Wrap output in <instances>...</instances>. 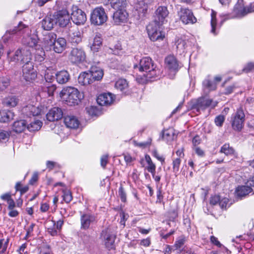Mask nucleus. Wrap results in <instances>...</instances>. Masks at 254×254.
<instances>
[{
	"label": "nucleus",
	"mask_w": 254,
	"mask_h": 254,
	"mask_svg": "<svg viewBox=\"0 0 254 254\" xmlns=\"http://www.w3.org/2000/svg\"><path fill=\"white\" fill-rule=\"evenodd\" d=\"M188 41L182 38H178L176 41V45L178 52L180 55L184 54L188 47Z\"/></svg>",
	"instance_id": "nucleus-29"
},
{
	"label": "nucleus",
	"mask_w": 254,
	"mask_h": 254,
	"mask_svg": "<svg viewBox=\"0 0 254 254\" xmlns=\"http://www.w3.org/2000/svg\"><path fill=\"white\" fill-rule=\"evenodd\" d=\"M28 29L27 25L23 23L22 22H20L17 27H15L13 29L12 32L16 33L18 31L25 32Z\"/></svg>",
	"instance_id": "nucleus-49"
},
{
	"label": "nucleus",
	"mask_w": 254,
	"mask_h": 254,
	"mask_svg": "<svg viewBox=\"0 0 254 254\" xmlns=\"http://www.w3.org/2000/svg\"><path fill=\"white\" fill-rule=\"evenodd\" d=\"M27 128V123L25 120L16 121L12 124V129L16 133H21Z\"/></svg>",
	"instance_id": "nucleus-24"
},
{
	"label": "nucleus",
	"mask_w": 254,
	"mask_h": 254,
	"mask_svg": "<svg viewBox=\"0 0 254 254\" xmlns=\"http://www.w3.org/2000/svg\"><path fill=\"white\" fill-rule=\"evenodd\" d=\"M68 36L69 41L72 44H77L82 40L81 34L78 28L75 26L71 27Z\"/></svg>",
	"instance_id": "nucleus-18"
},
{
	"label": "nucleus",
	"mask_w": 254,
	"mask_h": 254,
	"mask_svg": "<svg viewBox=\"0 0 254 254\" xmlns=\"http://www.w3.org/2000/svg\"><path fill=\"white\" fill-rule=\"evenodd\" d=\"M64 123L66 127L70 128H76L79 125V121L73 116L65 117L64 118Z\"/></svg>",
	"instance_id": "nucleus-23"
},
{
	"label": "nucleus",
	"mask_w": 254,
	"mask_h": 254,
	"mask_svg": "<svg viewBox=\"0 0 254 254\" xmlns=\"http://www.w3.org/2000/svg\"><path fill=\"white\" fill-rule=\"evenodd\" d=\"M41 109L39 107H36L35 105L28 104L23 107L22 109L23 114L29 118L32 117L37 116L41 114Z\"/></svg>",
	"instance_id": "nucleus-17"
},
{
	"label": "nucleus",
	"mask_w": 254,
	"mask_h": 254,
	"mask_svg": "<svg viewBox=\"0 0 254 254\" xmlns=\"http://www.w3.org/2000/svg\"><path fill=\"white\" fill-rule=\"evenodd\" d=\"M220 152L224 153L226 155H229L234 153V150L230 147L228 144H225L221 148Z\"/></svg>",
	"instance_id": "nucleus-46"
},
{
	"label": "nucleus",
	"mask_w": 254,
	"mask_h": 254,
	"mask_svg": "<svg viewBox=\"0 0 254 254\" xmlns=\"http://www.w3.org/2000/svg\"><path fill=\"white\" fill-rule=\"evenodd\" d=\"M55 76L57 81L60 84L65 83L69 79V74L65 70H62L57 72Z\"/></svg>",
	"instance_id": "nucleus-25"
},
{
	"label": "nucleus",
	"mask_w": 254,
	"mask_h": 254,
	"mask_svg": "<svg viewBox=\"0 0 254 254\" xmlns=\"http://www.w3.org/2000/svg\"><path fill=\"white\" fill-rule=\"evenodd\" d=\"M229 200L226 197L220 199L219 205L221 208H226L228 204Z\"/></svg>",
	"instance_id": "nucleus-60"
},
{
	"label": "nucleus",
	"mask_w": 254,
	"mask_h": 254,
	"mask_svg": "<svg viewBox=\"0 0 254 254\" xmlns=\"http://www.w3.org/2000/svg\"><path fill=\"white\" fill-rule=\"evenodd\" d=\"M111 7L115 10H126L127 5L126 0H111L110 1Z\"/></svg>",
	"instance_id": "nucleus-33"
},
{
	"label": "nucleus",
	"mask_w": 254,
	"mask_h": 254,
	"mask_svg": "<svg viewBox=\"0 0 254 254\" xmlns=\"http://www.w3.org/2000/svg\"><path fill=\"white\" fill-rule=\"evenodd\" d=\"M81 99L79 96H67L65 100V103L68 106L78 105L81 102Z\"/></svg>",
	"instance_id": "nucleus-41"
},
{
	"label": "nucleus",
	"mask_w": 254,
	"mask_h": 254,
	"mask_svg": "<svg viewBox=\"0 0 254 254\" xmlns=\"http://www.w3.org/2000/svg\"><path fill=\"white\" fill-rule=\"evenodd\" d=\"M10 134L11 132L9 131L0 129V142H6L9 138Z\"/></svg>",
	"instance_id": "nucleus-43"
},
{
	"label": "nucleus",
	"mask_w": 254,
	"mask_h": 254,
	"mask_svg": "<svg viewBox=\"0 0 254 254\" xmlns=\"http://www.w3.org/2000/svg\"><path fill=\"white\" fill-rule=\"evenodd\" d=\"M70 8L68 6L65 8L58 11L54 15L56 23H58L61 27L66 26L70 21V16L69 15Z\"/></svg>",
	"instance_id": "nucleus-8"
},
{
	"label": "nucleus",
	"mask_w": 254,
	"mask_h": 254,
	"mask_svg": "<svg viewBox=\"0 0 254 254\" xmlns=\"http://www.w3.org/2000/svg\"><path fill=\"white\" fill-rule=\"evenodd\" d=\"M243 71L246 73L254 71V63H249L247 64L243 69Z\"/></svg>",
	"instance_id": "nucleus-56"
},
{
	"label": "nucleus",
	"mask_w": 254,
	"mask_h": 254,
	"mask_svg": "<svg viewBox=\"0 0 254 254\" xmlns=\"http://www.w3.org/2000/svg\"><path fill=\"white\" fill-rule=\"evenodd\" d=\"M107 19V16L102 7L96 8L91 13V21L92 23L95 25H101L105 22Z\"/></svg>",
	"instance_id": "nucleus-11"
},
{
	"label": "nucleus",
	"mask_w": 254,
	"mask_h": 254,
	"mask_svg": "<svg viewBox=\"0 0 254 254\" xmlns=\"http://www.w3.org/2000/svg\"><path fill=\"white\" fill-rule=\"evenodd\" d=\"M225 121V117L223 115H219L215 119V123L217 126L222 127Z\"/></svg>",
	"instance_id": "nucleus-55"
},
{
	"label": "nucleus",
	"mask_w": 254,
	"mask_h": 254,
	"mask_svg": "<svg viewBox=\"0 0 254 254\" xmlns=\"http://www.w3.org/2000/svg\"><path fill=\"white\" fill-rule=\"evenodd\" d=\"M63 197L64 200L66 203L70 202L72 199V196L71 192L68 190H63Z\"/></svg>",
	"instance_id": "nucleus-48"
},
{
	"label": "nucleus",
	"mask_w": 254,
	"mask_h": 254,
	"mask_svg": "<svg viewBox=\"0 0 254 254\" xmlns=\"http://www.w3.org/2000/svg\"><path fill=\"white\" fill-rule=\"evenodd\" d=\"M56 89L57 87L55 85H52L47 86L46 90L48 94V95H54L56 91Z\"/></svg>",
	"instance_id": "nucleus-57"
},
{
	"label": "nucleus",
	"mask_w": 254,
	"mask_h": 254,
	"mask_svg": "<svg viewBox=\"0 0 254 254\" xmlns=\"http://www.w3.org/2000/svg\"><path fill=\"white\" fill-rule=\"evenodd\" d=\"M86 57V53L83 49L74 48L70 52L68 58L71 63L79 64L85 61Z\"/></svg>",
	"instance_id": "nucleus-10"
},
{
	"label": "nucleus",
	"mask_w": 254,
	"mask_h": 254,
	"mask_svg": "<svg viewBox=\"0 0 254 254\" xmlns=\"http://www.w3.org/2000/svg\"><path fill=\"white\" fill-rule=\"evenodd\" d=\"M108 162V155H104L101 157L100 164L102 167L104 169L105 168Z\"/></svg>",
	"instance_id": "nucleus-59"
},
{
	"label": "nucleus",
	"mask_w": 254,
	"mask_h": 254,
	"mask_svg": "<svg viewBox=\"0 0 254 254\" xmlns=\"http://www.w3.org/2000/svg\"><path fill=\"white\" fill-rule=\"evenodd\" d=\"M161 24L151 22L146 26L150 39L152 41H161L165 38L164 32L161 30Z\"/></svg>",
	"instance_id": "nucleus-3"
},
{
	"label": "nucleus",
	"mask_w": 254,
	"mask_h": 254,
	"mask_svg": "<svg viewBox=\"0 0 254 254\" xmlns=\"http://www.w3.org/2000/svg\"><path fill=\"white\" fill-rule=\"evenodd\" d=\"M115 96H97L96 99L97 103L100 106H108L115 101Z\"/></svg>",
	"instance_id": "nucleus-28"
},
{
	"label": "nucleus",
	"mask_w": 254,
	"mask_h": 254,
	"mask_svg": "<svg viewBox=\"0 0 254 254\" xmlns=\"http://www.w3.org/2000/svg\"><path fill=\"white\" fill-rule=\"evenodd\" d=\"M78 82L83 85L90 84L93 83L91 78V75L89 72H84L81 73L78 76Z\"/></svg>",
	"instance_id": "nucleus-31"
},
{
	"label": "nucleus",
	"mask_w": 254,
	"mask_h": 254,
	"mask_svg": "<svg viewBox=\"0 0 254 254\" xmlns=\"http://www.w3.org/2000/svg\"><path fill=\"white\" fill-rule=\"evenodd\" d=\"M180 19L185 24H193L196 22V18L191 10L188 8H182L180 12Z\"/></svg>",
	"instance_id": "nucleus-14"
},
{
	"label": "nucleus",
	"mask_w": 254,
	"mask_h": 254,
	"mask_svg": "<svg viewBox=\"0 0 254 254\" xmlns=\"http://www.w3.org/2000/svg\"><path fill=\"white\" fill-rule=\"evenodd\" d=\"M185 242V238H180L176 241L174 247L175 248L176 250L180 249L184 246Z\"/></svg>",
	"instance_id": "nucleus-53"
},
{
	"label": "nucleus",
	"mask_w": 254,
	"mask_h": 254,
	"mask_svg": "<svg viewBox=\"0 0 254 254\" xmlns=\"http://www.w3.org/2000/svg\"><path fill=\"white\" fill-rule=\"evenodd\" d=\"M16 96H6L3 100V104L7 107H14L19 102Z\"/></svg>",
	"instance_id": "nucleus-30"
},
{
	"label": "nucleus",
	"mask_w": 254,
	"mask_h": 254,
	"mask_svg": "<svg viewBox=\"0 0 254 254\" xmlns=\"http://www.w3.org/2000/svg\"><path fill=\"white\" fill-rule=\"evenodd\" d=\"M57 163L54 161H47L46 162V166L48 169L51 170L56 166Z\"/></svg>",
	"instance_id": "nucleus-62"
},
{
	"label": "nucleus",
	"mask_w": 254,
	"mask_h": 254,
	"mask_svg": "<svg viewBox=\"0 0 254 254\" xmlns=\"http://www.w3.org/2000/svg\"><path fill=\"white\" fill-rule=\"evenodd\" d=\"M168 11L165 6H159L156 10L154 19L153 22L163 25L166 22V17L168 15Z\"/></svg>",
	"instance_id": "nucleus-16"
},
{
	"label": "nucleus",
	"mask_w": 254,
	"mask_h": 254,
	"mask_svg": "<svg viewBox=\"0 0 254 254\" xmlns=\"http://www.w3.org/2000/svg\"><path fill=\"white\" fill-rule=\"evenodd\" d=\"M166 67L171 71L176 72L179 67L178 60L173 55L168 56L165 60Z\"/></svg>",
	"instance_id": "nucleus-19"
},
{
	"label": "nucleus",
	"mask_w": 254,
	"mask_h": 254,
	"mask_svg": "<svg viewBox=\"0 0 254 254\" xmlns=\"http://www.w3.org/2000/svg\"><path fill=\"white\" fill-rule=\"evenodd\" d=\"M43 123L39 120H34L29 124H27V129L30 131H35L39 130Z\"/></svg>",
	"instance_id": "nucleus-37"
},
{
	"label": "nucleus",
	"mask_w": 254,
	"mask_h": 254,
	"mask_svg": "<svg viewBox=\"0 0 254 254\" xmlns=\"http://www.w3.org/2000/svg\"><path fill=\"white\" fill-rule=\"evenodd\" d=\"M119 196L122 202H125L126 201L127 195L122 186H121L119 189Z\"/></svg>",
	"instance_id": "nucleus-52"
},
{
	"label": "nucleus",
	"mask_w": 254,
	"mask_h": 254,
	"mask_svg": "<svg viewBox=\"0 0 254 254\" xmlns=\"http://www.w3.org/2000/svg\"><path fill=\"white\" fill-rule=\"evenodd\" d=\"M102 45V39L99 35H96L93 39V43L90 46V49L93 52L95 53L99 51Z\"/></svg>",
	"instance_id": "nucleus-34"
},
{
	"label": "nucleus",
	"mask_w": 254,
	"mask_h": 254,
	"mask_svg": "<svg viewBox=\"0 0 254 254\" xmlns=\"http://www.w3.org/2000/svg\"><path fill=\"white\" fill-rule=\"evenodd\" d=\"M153 0H141L136 5L139 12L144 14L147 11V4L152 2Z\"/></svg>",
	"instance_id": "nucleus-36"
},
{
	"label": "nucleus",
	"mask_w": 254,
	"mask_h": 254,
	"mask_svg": "<svg viewBox=\"0 0 254 254\" xmlns=\"http://www.w3.org/2000/svg\"><path fill=\"white\" fill-rule=\"evenodd\" d=\"M152 155L159 161H161L162 164L165 162V158L163 156H160L156 150H154L152 152Z\"/></svg>",
	"instance_id": "nucleus-61"
},
{
	"label": "nucleus",
	"mask_w": 254,
	"mask_h": 254,
	"mask_svg": "<svg viewBox=\"0 0 254 254\" xmlns=\"http://www.w3.org/2000/svg\"><path fill=\"white\" fill-rule=\"evenodd\" d=\"M63 116V112L60 108L54 107L51 109L46 115L47 119L50 122L58 121Z\"/></svg>",
	"instance_id": "nucleus-20"
},
{
	"label": "nucleus",
	"mask_w": 254,
	"mask_h": 254,
	"mask_svg": "<svg viewBox=\"0 0 254 254\" xmlns=\"http://www.w3.org/2000/svg\"><path fill=\"white\" fill-rule=\"evenodd\" d=\"M128 17L126 10H117L113 13L112 23L116 25H122L127 22Z\"/></svg>",
	"instance_id": "nucleus-15"
},
{
	"label": "nucleus",
	"mask_w": 254,
	"mask_h": 254,
	"mask_svg": "<svg viewBox=\"0 0 254 254\" xmlns=\"http://www.w3.org/2000/svg\"><path fill=\"white\" fill-rule=\"evenodd\" d=\"M38 179V174L37 172L34 173L30 180L29 181V184L31 185L34 184Z\"/></svg>",
	"instance_id": "nucleus-63"
},
{
	"label": "nucleus",
	"mask_w": 254,
	"mask_h": 254,
	"mask_svg": "<svg viewBox=\"0 0 254 254\" xmlns=\"http://www.w3.org/2000/svg\"><path fill=\"white\" fill-rule=\"evenodd\" d=\"M254 12V3H251L249 6L245 7L241 12L242 16H245L249 13Z\"/></svg>",
	"instance_id": "nucleus-51"
},
{
	"label": "nucleus",
	"mask_w": 254,
	"mask_h": 254,
	"mask_svg": "<svg viewBox=\"0 0 254 254\" xmlns=\"http://www.w3.org/2000/svg\"><path fill=\"white\" fill-rule=\"evenodd\" d=\"M220 197L219 195H214L210 198L209 202L212 205H215L217 204H219Z\"/></svg>",
	"instance_id": "nucleus-54"
},
{
	"label": "nucleus",
	"mask_w": 254,
	"mask_h": 254,
	"mask_svg": "<svg viewBox=\"0 0 254 254\" xmlns=\"http://www.w3.org/2000/svg\"><path fill=\"white\" fill-rule=\"evenodd\" d=\"M45 39L48 44L53 47V50L57 53H62L66 48V41L64 38H57V35L51 33L46 35Z\"/></svg>",
	"instance_id": "nucleus-2"
},
{
	"label": "nucleus",
	"mask_w": 254,
	"mask_h": 254,
	"mask_svg": "<svg viewBox=\"0 0 254 254\" xmlns=\"http://www.w3.org/2000/svg\"><path fill=\"white\" fill-rule=\"evenodd\" d=\"M252 191V188L248 186H241L237 188L235 192L239 197H242L248 195Z\"/></svg>",
	"instance_id": "nucleus-32"
},
{
	"label": "nucleus",
	"mask_w": 254,
	"mask_h": 254,
	"mask_svg": "<svg viewBox=\"0 0 254 254\" xmlns=\"http://www.w3.org/2000/svg\"><path fill=\"white\" fill-rule=\"evenodd\" d=\"M55 24H56V21L55 18L52 17L51 16H46L42 21V27L46 30H51Z\"/></svg>",
	"instance_id": "nucleus-26"
},
{
	"label": "nucleus",
	"mask_w": 254,
	"mask_h": 254,
	"mask_svg": "<svg viewBox=\"0 0 254 254\" xmlns=\"http://www.w3.org/2000/svg\"><path fill=\"white\" fill-rule=\"evenodd\" d=\"M163 137L167 141L173 140L174 137V133L173 129L170 128L165 130L163 133Z\"/></svg>",
	"instance_id": "nucleus-44"
},
{
	"label": "nucleus",
	"mask_w": 254,
	"mask_h": 254,
	"mask_svg": "<svg viewBox=\"0 0 254 254\" xmlns=\"http://www.w3.org/2000/svg\"><path fill=\"white\" fill-rule=\"evenodd\" d=\"M80 93L78 90L72 86H67L61 91V95H78Z\"/></svg>",
	"instance_id": "nucleus-35"
},
{
	"label": "nucleus",
	"mask_w": 254,
	"mask_h": 254,
	"mask_svg": "<svg viewBox=\"0 0 254 254\" xmlns=\"http://www.w3.org/2000/svg\"><path fill=\"white\" fill-rule=\"evenodd\" d=\"M217 105V102H213L212 100L206 98L205 96H201L197 100H192L190 103L191 108L199 112L200 110H204L208 107L214 108Z\"/></svg>",
	"instance_id": "nucleus-5"
},
{
	"label": "nucleus",
	"mask_w": 254,
	"mask_h": 254,
	"mask_svg": "<svg viewBox=\"0 0 254 254\" xmlns=\"http://www.w3.org/2000/svg\"><path fill=\"white\" fill-rule=\"evenodd\" d=\"M88 72L90 75H91V78L93 82L95 80H101L104 74L103 70L101 68L96 66H92Z\"/></svg>",
	"instance_id": "nucleus-22"
},
{
	"label": "nucleus",
	"mask_w": 254,
	"mask_h": 254,
	"mask_svg": "<svg viewBox=\"0 0 254 254\" xmlns=\"http://www.w3.org/2000/svg\"><path fill=\"white\" fill-rule=\"evenodd\" d=\"M104 240L105 245L108 250L113 249L115 248V235L111 231L109 228H106L102 231L101 235Z\"/></svg>",
	"instance_id": "nucleus-13"
},
{
	"label": "nucleus",
	"mask_w": 254,
	"mask_h": 254,
	"mask_svg": "<svg viewBox=\"0 0 254 254\" xmlns=\"http://www.w3.org/2000/svg\"><path fill=\"white\" fill-rule=\"evenodd\" d=\"M134 69H138L139 71H144L147 73L146 77L152 78L157 76L159 71L156 70L152 59L149 57H144L140 60L139 64L134 65Z\"/></svg>",
	"instance_id": "nucleus-1"
},
{
	"label": "nucleus",
	"mask_w": 254,
	"mask_h": 254,
	"mask_svg": "<svg viewBox=\"0 0 254 254\" xmlns=\"http://www.w3.org/2000/svg\"><path fill=\"white\" fill-rule=\"evenodd\" d=\"M216 13L214 11H212L211 13V32L214 35H216V33L215 32V27L217 24L216 18Z\"/></svg>",
	"instance_id": "nucleus-45"
},
{
	"label": "nucleus",
	"mask_w": 254,
	"mask_h": 254,
	"mask_svg": "<svg viewBox=\"0 0 254 254\" xmlns=\"http://www.w3.org/2000/svg\"><path fill=\"white\" fill-rule=\"evenodd\" d=\"M9 212H8V215L11 217H15L17 216L19 214V212L16 210L14 209H9Z\"/></svg>",
	"instance_id": "nucleus-64"
},
{
	"label": "nucleus",
	"mask_w": 254,
	"mask_h": 254,
	"mask_svg": "<svg viewBox=\"0 0 254 254\" xmlns=\"http://www.w3.org/2000/svg\"><path fill=\"white\" fill-rule=\"evenodd\" d=\"M23 77L27 81H31L37 77V73L34 69V65L31 61L24 64L22 66Z\"/></svg>",
	"instance_id": "nucleus-12"
},
{
	"label": "nucleus",
	"mask_w": 254,
	"mask_h": 254,
	"mask_svg": "<svg viewBox=\"0 0 254 254\" xmlns=\"http://www.w3.org/2000/svg\"><path fill=\"white\" fill-rule=\"evenodd\" d=\"M25 44L27 45L30 49V47H33L36 45L38 43V38L36 35H32L28 36L26 39V41L23 42Z\"/></svg>",
	"instance_id": "nucleus-42"
},
{
	"label": "nucleus",
	"mask_w": 254,
	"mask_h": 254,
	"mask_svg": "<svg viewBox=\"0 0 254 254\" xmlns=\"http://www.w3.org/2000/svg\"><path fill=\"white\" fill-rule=\"evenodd\" d=\"M115 87L117 89L124 91L128 87V83L125 79L121 78L116 81Z\"/></svg>",
	"instance_id": "nucleus-39"
},
{
	"label": "nucleus",
	"mask_w": 254,
	"mask_h": 254,
	"mask_svg": "<svg viewBox=\"0 0 254 254\" xmlns=\"http://www.w3.org/2000/svg\"><path fill=\"white\" fill-rule=\"evenodd\" d=\"M145 160L148 164L146 167L147 171L151 174H153L154 172L156 170V166L154 163L152 162L150 156L148 154L145 155Z\"/></svg>",
	"instance_id": "nucleus-40"
},
{
	"label": "nucleus",
	"mask_w": 254,
	"mask_h": 254,
	"mask_svg": "<svg viewBox=\"0 0 254 254\" xmlns=\"http://www.w3.org/2000/svg\"><path fill=\"white\" fill-rule=\"evenodd\" d=\"M181 162V160L180 158H177L173 161V170L175 174L178 173L179 171Z\"/></svg>",
	"instance_id": "nucleus-50"
},
{
	"label": "nucleus",
	"mask_w": 254,
	"mask_h": 254,
	"mask_svg": "<svg viewBox=\"0 0 254 254\" xmlns=\"http://www.w3.org/2000/svg\"><path fill=\"white\" fill-rule=\"evenodd\" d=\"M221 80L222 76L220 75H216L213 78L211 75H207L202 83L204 93L207 95L211 91L216 90L218 83Z\"/></svg>",
	"instance_id": "nucleus-4"
},
{
	"label": "nucleus",
	"mask_w": 254,
	"mask_h": 254,
	"mask_svg": "<svg viewBox=\"0 0 254 254\" xmlns=\"http://www.w3.org/2000/svg\"><path fill=\"white\" fill-rule=\"evenodd\" d=\"M14 113L9 110L0 111V122L7 123L13 119Z\"/></svg>",
	"instance_id": "nucleus-27"
},
{
	"label": "nucleus",
	"mask_w": 254,
	"mask_h": 254,
	"mask_svg": "<svg viewBox=\"0 0 254 254\" xmlns=\"http://www.w3.org/2000/svg\"><path fill=\"white\" fill-rule=\"evenodd\" d=\"M9 85V80L6 77L0 78V91L5 90Z\"/></svg>",
	"instance_id": "nucleus-47"
},
{
	"label": "nucleus",
	"mask_w": 254,
	"mask_h": 254,
	"mask_svg": "<svg viewBox=\"0 0 254 254\" xmlns=\"http://www.w3.org/2000/svg\"><path fill=\"white\" fill-rule=\"evenodd\" d=\"M87 113L91 117H98L101 114V111L96 107L91 106L86 108Z\"/></svg>",
	"instance_id": "nucleus-38"
},
{
	"label": "nucleus",
	"mask_w": 254,
	"mask_h": 254,
	"mask_svg": "<svg viewBox=\"0 0 254 254\" xmlns=\"http://www.w3.org/2000/svg\"><path fill=\"white\" fill-rule=\"evenodd\" d=\"M168 213L169 221H174L178 217V213L175 209L169 211Z\"/></svg>",
	"instance_id": "nucleus-58"
},
{
	"label": "nucleus",
	"mask_w": 254,
	"mask_h": 254,
	"mask_svg": "<svg viewBox=\"0 0 254 254\" xmlns=\"http://www.w3.org/2000/svg\"><path fill=\"white\" fill-rule=\"evenodd\" d=\"M95 218L93 215L89 214H83L81 215V228L87 230L89 228L90 224L94 222Z\"/></svg>",
	"instance_id": "nucleus-21"
},
{
	"label": "nucleus",
	"mask_w": 254,
	"mask_h": 254,
	"mask_svg": "<svg viewBox=\"0 0 254 254\" xmlns=\"http://www.w3.org/2000/svg\"><path fill=\"white\" fill-rule=\"evenodd\" d=\"M31 61V53L27 47L18 49L10 59V62L25 64Z\"/></svg>",
	"instance_id": "nucleus-6"
},
{
	"label": "nucleus",
	"mask_w": 254,
	"mask_h": 254,
	"mask_svg": "<svg viewBox=\"0 0 254 254\" xmlns=\"http://www.w3.org/2000/svg\"><path fill=\"white\" fill-rule=\"evenodd\" d=\"M245 115L242 106L239 107L232 117V126L235 130L240 131L242 128Z\"/></svg>",
	"instance_id": "nucleus-9"
},
{
	"label": "nucleus",
	"mask_w": 254,
	"mask_h": 254,
	"mask_svg": "<svg viewBox=\"0 0 254 254\" xmlns=\"http://www.w3.org/2000/svg\"><path fill=\"white\" fill-rule=\"evenodd\" d=\"M68 8L71 11L70 19L76 25L83 24L86 21L85 12L77 6L68 5Z\"/></svg>",
	"instance_id": "nucleus-7"
}]
</instances>
